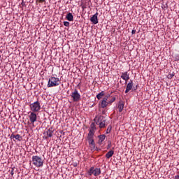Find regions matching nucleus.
Segmentation results:
<instances>
[{
  "label": "nucleus",
  "mask_w": 179,
  "mask_h": 179,
  "mask_svg": "<svg viewBox=\"0 0 179 179\" xmlns=\"http://www.w3.org/2000/svg\"><path fill=\"white\" fill-rule=\"evenodd\" d=\"M74 166L76 167V164H75Z\"/></svg>",
  "instance_id": "obj_32"
},
{
  "label": "nucleus",
  "mask_w": 179,
  "mask_h": 179,
  "mask_svg": "<svg viewBox=\"0 0 179 179\" xmlns=\"http://www.w3.org/2000/svg\"><path fill=\"white\" fill-rule=\"evenodd\" d=\"M14 170L15 169L13 168L11 169V171H10L11 176H13V174H15L14 172H13Z\"/></svg>",
  "instance_id": "obj_27"
},
{
  "label": "nucleus",
  "mask_w": 179,
  "mask_h": 179,
  "mask_svg": "<svg viewBox=\"0 0 179 179\" xmlns=\"http://www.w3.org/2000/svg\"><path fill=\"white\" fill-rule=\"evenodd\" d=\"M29 118L31 124H34L37 121V114H36V112H29Z\"/></svg>",
  "instance_id": "obj_6"
},
{
  "label": "nucleus",
  "mask_w": 179,
  "mask_h": 179,
  "mask_svg": "<svg viewBox=\"0 0 179 179\" xmlns=\"http://www.w3.org/2000/svg\"><path fill=\"white\" fill-rule=\"evenodd\" d=\"M114 155V151L110 150L108 152L106 155V159H110V157H113V155Z\"/></svg>",
  "instance_id": "obj_17"
},
{
  "label": "nucleus",
  "mask_w": 179,
  "mask_h": 179,
  "mask_svg": "<svg viewBox=\"0 0 179 179\" xmlns=\"http://www.w3.org/2000/svg\"><path fill=\"white\" fill-rule=\"evenodd\" d=\"M96 124L92 123L90 125V131H92V132H96Z\"/></svg>",
  "instance_id": "obj_18"
},
{
  "label": "nucleus",
  "mask_w": 179,
  "mask_h": 179,
  "mask_svg": "<svg viewBox=\"0 0 179 179\" xmlns=\"http://www.w3.org/2000/svg\"><path fill=\"white\" fill-rule=\"evenodd\" d=\"M94 131H92L90 130L88 133L87 138H94Z\"/></svg>",
  "instance_id": "obj_20"
},
{
  "label": "nucleus",
  "mask_w": 179,
  "mask_h": 179,
  "mask_svg": "<svg viewBox=\"0 0 179 179\" xmlns=\"http://www.w3.org/2000/svg\"><path fill=\"white\" fill-rule=\"evenodd\" d=\"M115 100V97H113L110 101H108V104H111V103H114V101Z\"/></svg>",
  "instance_id": "obj_25"
},
{
  "label": "nucleus",
  "mask_w": 179,
  "mask_h": 179,
  "mask_svg": "<svg viewBox=\"0 0 179 179\" xmlns=\"http://www.w3.org/2000/svg\"><path fill=\"white\" fill-rule=\"evenodd\" d=\"M111 129H113V127L111 125H109L106 130V134H110L111 132Z\"/></svg>",
  "instance_id": "obj_23"
},
{
  "label": "nucleus",
  "mask_w": 179,
  "mask_h": 179,
  "mask_svg": "<svg viewBox=\"0 0 179 179\" xmlns=\"http://www.w3.org/2000/svg\"><path fill=\"white\" fill-rule=\"evenodd\" d=\"M71 96L73 99V101H79V100H80V94H79V92H78L76 89L74 90Z\"/></svg>",
  "instance_id": "obj_5"
},
{
  "label": "nucleus",
  "mask_w": 179,
  "mask_h": 179,
  "mask_svg": "<svg viewBox=\"0 0 179 179\" xmlns=\"http://www.w3.org/2000/svg\"><path fill=\"white\" fill-rule=\"evenodd\" d=\"M98 138H99L98 143L99 145H101L104 141V139H106V135L105 134L99 135L98 136Z\"/></svg>",
  "instance_id": "obj_14"
},
{
  "label": "nucleus",
  "mask_w": 179,
  "mask_h": 179,
  "mask_svg": "<svg viewBox=\"0 0 179 179\" xmlns=\"http://www.w3.org/2000/svg\"><path fill=\"white\" fill-rule=\"evenodd\" d=\"M136 33V30L133 29V30L131 31V34H135Z\"/></svg>",
  "instance_id": "obj_28"
},
{
  "label": "nucleus",
  "mask_w": 179,
  "mask_h": 179,
  "mask_svg": "<svg viewBox=\"0 0 179 179\" xmlns=\"http://www.w3.org/2000/svg\"><path fill=\"white\" fill-rule=\"evenodd\" d=\"M94 122H96V125H99L101 122H104V121H106V117L100 115V116L96 117L94 119Z\"/></svg>",
  "instance_id": "obj_7"
},
{
  "label": "nucleus",
  "mask_w": 179,
  "mask_h": 179,
  "mask_svg": "<svg viewBox=\"0 0 179 179\" xmlns=\"http://www.w3.org/2000/svg\"><path fill=\"white\" fill-rule=\"evenodd\" d=\"M31 113H38L41 110V106L38 101H36L29 105Z\"/></svg>",
  "instance_id": "obj_4"
},
{
  "label": "nucleus",
  "mask_w": 179,
  "mask_h": 179,
  "mask_svg": "<svg viewBox=\"0 0 179 179\" xmlns=\"http://www.w3.org/2000/svg\"><path fill=\"white\" fill-rule=\"evenodd\" d=\"M0 59H1V55H0Z\"/></svg>",
  "instance_id": "obj_34"
},
{
  "label": "nucleus",
  "mask_w": 179,
  "mask_h": 179,
  "mask_svg": "<svg viewBox=\"0 0 179 179\" xmlns=\"http://www.w3.org/2000/svg\"><path fill=\"white\" fill-rule=\"evenodd\" d=\"M132 87H134V82L131 80L127 85L125 93H128L130 90H132Z\"/></svg>",
  "instance_id": "obj_11"
},
{
  "label": "nucleus",
  "mask_w": 179,
  "mask_h": 179,
  "mask_svg": "<svg viewBox=\"0 0 179 179\" xmlns=\"http://www.w3.org/2000/svg\"><path fill=\"white\" fill-rule=\"evenodd\" d=\"M15 139L17 141H22V139H23V138H22V136H20V134H17L15 135Z\"/></svg>",
  "instance_id": "obj_21"
},
{
  "label": "nucleus",
  "mask_w": 179,
  "mask_h": 179,
  "mask_svg": "<svg viewBox=\"0 0 179 179\" xmlns=\"http://www.w3.org/2000/svg\"><path fill=\"white\" fill-rule=\"evenodd\" d=\"M88 143L90 145V147L91 149H95L96 148V144L94 143V139L93 138H87Z\"/></svg>",
  "instance_id": "obj_12"
},
{
  "label": "nucleus",
  "mask_w": 179,
  "mask_h": 179,
  "mask_svg": "<svg viewBox=\"0 0 179 179\" xmlns=\"http://www.w3.org/2000/svg\"><path fill=\"white\" fill-rule=\"evenodd\" d=\"M66 19L68 20L69 22H73V15H72V13H69L66 16Z\"/></svg>",
  "instance_id": "obj_16"
},
{
  "label": "nucleus",
  "mask_w": 179,
  "mask_h": 179,
  "mask_svg": "<svg viewBox=\"0 0 179 179\" xmlns=\"http://www.w3.org/2000/svg\"><path fill=\"white\" fill-rule=\"evenodd\" d=\"M69 22L68 21H64V26H66V27H69Z\"/></svg>",
  "instance_id": "obj_24"
},
{
  "label": "nucleus",
  "mask_w": 179,
  "mask_h": 179,
  "mask_svg": "<svg viewBox=\"0 0 179 179\" xmlns=\"http://www.w3.org/2000/svg\"><path fill=\"white\" fill-rule=\"evenodd\" d=\"M74 166L76 167V164H75Z\"/></svg>",
  "instance_id": "obj_33"
},
{
  "label": "nucleus",
  "mask_w": 179,
  "mask_h": 179,
  "mask_svg": "<svg viewBox=\"0 0 179 179\" xmlns=\"http://www.w3.org/2000/svg\"><path fill=\"white\" fill-rule=\"evenodd\" d=\"M54 131H52V129H49L45 131L46 136L45 139H48V138H52V133Z\"/></svg>",
  "instance_id": "obj_13"
},
{
  "label": "nucleus",
  "mask_w": 179,
  "mask_h": 179,
  "mask_svg": "<svg viewBox=\"0 0 179 179\" xmlns=\"http://www.w3.org/2000/svg\"><path fill=\"white\" fill-rule=\"evenodd\" d=\"M88 176H94V177H99L101 174V169L100 168H94L92 166L87 171Z\"/></svg>",
  "instance_id": "obj_3"
},
{
  "label": "nucleus",
  "mask_w": 179,
  "mask_h": 179,
  "mask_svg": "<svg viewBox=\"0 0 179 179\" xmlns=\"http://www.w3.org/2000/svg\"><path fill=\"white\" fill-rule=\"evenodd\" d=\"M103 96H104L103 91L101 92L99 94L96 95V99H98V100H100L101 99H102Z\"/></svg>",
  "instance_id": "obj_19"
},
{
  "label": "nucleus",
  "mask_w": 179,
  "mask_h": 179,
  "mask_svg": "<svg viewBox=\"0 0 179 179\" xmlns=\"http://www.w3.org/2000/svg\"><path fill=\"white\" fill-rule=\"evenodd\" d=\"M120 78L123 79V80H125V83H127V81L129 80V73H128V71L122 73Z\"/></svg>",
  "instance_id": "obj_10"
},
{
  "label": "nucleus",
  "mask_w": 179,
  "mask_h": 179,
  "mask_svg": "<svg viewBox=\"0 0 179 179\" xmlns=\"http://www.w3.org/2000/svg\"><path fill=\"white\" fill-rule=\"evenodd\" d=\"M32 164H34L35 167H43V166H44V160H43V158L39 156H33Z\"/></svg>",
  "instance_id": "obj_1"
},
{
  "label": "nucleus",
  "mask_w": 179,
  "mask_h": 179,
  "mask_svg": "<svg viewBox=\"0 0 179 179\" xmlns=\"http://www.w3.org/2000/svg\"><path fill=\"white\" fill-rule=\"evenodd\" d=\"M99 128H104L106 127V121L99 123Z\"/></svg>",
  "instance_id": "obj_22"
},
{
  "label": "nucleus",
  "mask_w": 179,
  "mask_h": 179,
  "mask_svg": "<svg viewBox=\"0 0 179 179\" xmlns=\"http://www.w3.org/2000/svg\"><path fill=\"white\" fill-rule=\"evenodd\" d=\"M61 81L59 78L55 77H51L49 78L48 87H55L56 86H59Z\"/></svg>",
  "instance_id": "obj_2"
},
{
  "label": "nucleus",
  "mask_w": 179,
  "mask_h": 179,
  "mask_svg": "<svg viewBox=\"0 0 179 179\" xmlns=\"http://www.w3.org/2000/svg\"><path fill=\"white\" fill-rule=\"evenodd\" d=\"M124 102L123 101H120L118 103L117 108L119 109V112L122 113V110H124Z\"/></svg>",
  "instance_id": "obj_15"
},
{
  "label": "nucleus",
  "mask_w": 179,
  "mask_h": 179,
  "mask_svg": "<svg viewBox=\"0 0 179 179\" xmlns=\"http://www.w3.org/2000/svg\"><path fill=\"white\" fill-rule=\"evenodd\" d=\"M108 96H106L101 102V108H106L108 106Z\"/></svg>",
  "instance_id": "obj_8"
},
{
  "label": "nucleus",
  "mask_w": 179,
  "mask_h": 179,
  "mask_svg": "<svg viewBox=\"0 0 179 179\" xmlns=\"http://www.w3.org/2000/svg\"><path fill=\"white\" fill-rule=\"evenodd\" d=\"M39 2H40L41 3H43V2H45V0H39Z\"/></svg>",
  "instance_id": "obj_30"
},
{
  "label": "nucleus",
  "mask_w": 179,
  "mask_h": 179,
  "mask_svg": "<svg viewBox=\"0 0 179 179\" xmlns=\"http://www.w3.org/2000/svg\"><path fill=\"white\" fill-rule=\"evenodd\" d=\"M175 178H176V179H179V175L176 176H175Z\"/></svg>",
  "instance_id": "obj_31"
},
{
  "label": "nucleus",
  "mask_w": 179,
  "mask_h": 179,
  "mask_svg": "<svg viewBox=\"0 0 179 179\" xmlns=\"http://www.w3.org/2000/svg\"><path fill=\"white\" fill-rule=\"evenodd\" d=\"M99 16V13H96L91 18L90 21L93 24H97L99 23V18L97 17Z\"/></svg>",
  "instance_id": "obj_9"
},
{
  "label": "nucleus",
  "mask_w": 179,
  "mask_h": 179,
  "mask_svg": "<svg viewBox=\"0 0 179 179\" xmlns=\"http://www.w3.org/2000/svg\"><path fill=\"white\" fill-rule=\"evenodd\" d=\"M10 138H12L13 139H15L16 138V135L11 134Z\"/></svg>",
  "instance_id": "obj_26"
},
{
  "label": "nucleus",
  "mask_w": 179,
  "mask_h": 179,
  "mask_svg": "<svg viewBox=\"0 0 179 179\" xmlns=\"http://www.w3.org/2000/svg\"><path fill=\"white\" fill-rule=\"evenodd\" d=\"M110 148H111V143H110L108 145V149H110Z\"/></svg>",
  "instance_id": "obj_29"
}]
</instances>
